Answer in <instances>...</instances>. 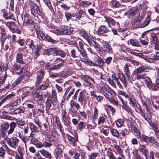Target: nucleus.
I'll return each mask as SVG.
<instances>
[{
    "mask_svg": "<svg viewBox=\"0 0 159 159\" xmlns=\"http://www.w3.org/2000/svg\"><path fill=\"white\" fill-rule=\"evenodd\" d=\"M29 125L31 132L35 133H38L39 132V128L34 123H29Z\"/></svg>",
    "mask_w": 159,
    "mask_h": 159,
    "instance_id": "nucleus-28",
    "label": "nucleus"
},
{
    "mask_svg": "<svg viewBox=\"0 0 159 159\" xmlns=\"http://www.w3.org/2000/svg\"><path fill=\"white\" fill-rule=\"evenodd\" d=\"M111 5L115 8H117L120 6V2L116 0H112L110 2Z\"/></svg>",
    "mask_w": 159,
    "mask_h": 159,
    "instance_id": "nucleus-37",
    "label": "nucleus"
},
{
    "mask_svg": "<svg viewBox=\"0 0 159 159\" xmlns=\"http://www.w3.org/2000/svg\"><path fill=\"white\" fill-rule=\"evenodd\" d=\"M25 44L26 45L29 46V48L31 49L33 51L35 48L33 40L30 39H29L26 40Z\"/></svg>",
    "mask_w": 159,
    "mask_h": 159,
    "instance_id": "nucleus-26",
    "label": "nucleus"
},
{
    "mask_svg": "<svg viewBox=\"0 0 159 159\" xmlns=\"http://www.w3.org/2000/svg\"><path fill=\"white\" fill-rule=\"evenodd\" d=\"M23 53L18 52L16 53V62L20 64H24L25 61L23 59Z\"/></svg>",
    "mask_w": 159,
    "mask_h": 159,
    "instance_id": "nucleus-12",
    "label": "nucleus"
},
{
    "mask_svg": "<svg viewBox=\"0 0 159 159\" xmlns=\"http://www.w3.org/2000/svg\"><path fill=\"white\" fill-rule=\"evenodd\" d=\"M130 43L132 45L138 47L140 44L138 41L136 39H131L130 40Z\"/></svg>",
    "mask_w": 159,
    "mask_h": 159,
    "instance_id": "nucleus-44",
    "label": "nucleus"
},
{
    "mask_svg": "<svg viewBox=\"0 0 159 159\" xmlns=\"http://www.w3.org/2000/svg\"><path fill=\"white\" fill-rule=\"evenodd\" d=\"M150 39L151 42L153 44H156L158 42V39L156 35L154 33H152L150 34Z\"/></svg>",
    "mask_w": 159,
    "mask_h": 159,
    "instance_id": "nucleus-19",
    "label": "nucleus"
},
{
    "mask_svg": "<svg viewBox=\"0 0 159 159\" xmlns=\"http://www.w3.org/2000/svg\"><path fill=\"white\" fill-rule=\"evenodd\" d=\"M113 147L115 150L117 152L119 155H121V154H123V150L118 145L116 144H114Z\"/></svg>",
    "mask_w": 159,
    "mask_h": 159,
    "instance_id": "nucleus-38",
    "label": "nucleus"
},
{
    "mask_svg": "<svg viewBox=\"0 0 159 159\" xmlns=\"http://www.w3.org/2000/svg\"><path fill=\"white\" fill-rule=\"evenodd\" d=\"M42 47L41 46H38L36 47L35 50L34 51V57L37 58L39 56L40 53L39 52L41 50Z\"/></svg>",
    "mask_w": 159,
    "mask_h": 159,
    "instance_id": "nucleus-35",
    "label": "nucleus"
},
{
    "mask_svg": "<svg viewBox=\"0 0 159 159\" xmlns=\"http://www.w3.org/2000/svg\"><path fill=\"white\" fill-rule=\"evenodd\" d=\"M49 86V84L48 83H44L41 84L40 87L41 90H43L46 89Z\"/></svg>",
    "mask_w": 159,
    "mask_h": 159,
    "instance_id": "nucleus-54",
    "label": "nucleus"
},
{
    "mask_svg": "<svg viewBox=\"0 0 159 159\" xmlns=\"http://www.w3.org/2000/svg\"><path fill=\"white\" fill-rule=\"evenodd\" d=\"M20 67L21 66L17 63H15L12 66V69L13 71H17L19 70Z\"/></svg>",
    "mask_w": 159,
    "mask_h": 159,
    "instance_id": "nucleus-52",
    "label": "nucleus"
},
{
    "mask_svg": "<svg viewBox=\"0 0 159 159\" xmlns=\"http://www.w3.org/2000/svg\"><path fill=\"white\" fill-rule=\"evenodd\" d=\"M139 138L142 141H144L145 143H148L149 142V137L144 135H142L139 136Z\"/></svg>",
    "mask_w": 159,
    "mask_h": 159,
    "instance_id": "nucleus-39",
    "label": "nucleus"
},
{
    "mask_svg": "<svg viewBox=\"0 0 159 159\" xmlns=\"http://www.w3.org/2000/svg\"><path fill=\"white\" fill-rule=\"evenodd\" d=\"M70 105L71 107H75L77 110H79L80 107V106L79 104L74 102L72 100L70 102Z\"/></svg>",
    "mask_w": 159,
    "mask_h": 159,
    "instance_id": "nucleus-41",
    "label": "nucleus"
},
{
    "mask_svg": "<svg viewBox=\"0 0 159 159\" xmlns=\"http://www.w3.org/2000/svg\"><path fill=\"white\" fill-rule=\"evenodd\" d=\"M57 103V102L51 99L50 96L48 97L45 102L46 111L48 112L50 109H53L54 106Z\"/></svg>",
    "mask_w": 159,
    "mask_h": 159,
    "instance_id": "nucleus-4",
    "label": "nucleus"
},
{
    "mask_svg": "<svg viewBox=\"0 0 159 159\" xmlns=\"http://www.w3.org/2000/svg\"><path fill=\"white\" fill-rule=\"evenodd\" d=\"M80 36L83 37L88 41V43H89V41H90L91 40L89 39L88 35L85 31H81L80 32Z\"/></svg>",
    "mask_w": 159,
    "mask_h": 159,
    "instance_id": "nucleus-40",
    "label": "nucleus"
},
{
    "mask_svg": "<svg viewBox=\"0 0 159 159\" xmlns=\"http://www.w3.org/2000/svg\"><path fill=\"white\" fill-rule=\"evenodd\" d=\"M109 31L108 28L104 25H101L99 27L98 33V35H103L104 34L107 33Z\"/></svg>",
    "mask_w": 159,
    "mask_h": 159,
    "instance_id": "nucleus-11",
    "label": "nucleus"
},
{
    "mask_svg": "<svg viewBox=\"0 0 159 159\" xmlns=\"http://www.w3.org/2000/svg\"><path fill=\"white\" fill-rule=\"evenodd\" d=\"M107 155L109 159H115L116 157L111 149L108 150Z\"/></svg>",
    "mask_w": 159,
    "mask_h": 159,
    "instance_id": "nucleus-42",
    "label": "nucleus"
},
{
    "mask_svg": "<svg viewBox=\"0 0 159 159\" xmlns=\"http://www.w3.org/2000/svg\"><path fill=\"white\" fill-rule=\"evenodd\" d=\"M78 51L80 52L79 55H80V54H81L82 57L85 59H87L88 58L87 54L85 49L80 50V49L78 48Z\"/></svg>",
    "mask_w": 159,
    "mask_h": 159,
    "instance_id": "nucleus-45",
    "label": "nucleus"
},
{
    "mask_svg": "<svg viewBox=\"0 0 159 159\" xmlns=\"http://www.w3.org/2000/svg\"><path fill=\"white\" fill-rule=\"evenodd\" d=\"M28 89H29V88L25 87L22 89V91L23 93L21 96V98L22 99H24L27 97L30 93V91Z\"/></svg>",
    "mask_w": 159,
    "mask_h": 159,
    "instance_id": "nucleus-30",
    "label": "nucleus"
},
{
    "mask_svg": "<svg viewBox=\"0 0 159 159\" xmlns=\"http://www.w3.org/2000/svg\"><path fill=\"white\" fill-rule=\"evenodd\" d=\"M16 126V122L12 121L9 124V128L8 130H7V134L8 135L13 133L15 128Z\"/></svg>",
    "mask_w": 159,
    "mask_h": 159,
    "instance_id": "nucleus-18",
    "label": "nucleus"
},
{
    "mask_svg": "<svg viewBox=\"0 0 159 159\" xmlns=\"http://www.w3.org/2000/svg\"><path fill=\"white\" fill-rule=\"evenodd\" d=\"M14 94L12 93L7 95L6 97L3 98L0 102V106L3 103L5 102L7 100H9L11 98H12L15 96Z\"/></svg>",
    "mask_w": 159,
    "mask_h": 159,
    "instance_id": "nucleus-32",
    "label": "nucleus"
},
{
    "mask_svg": "<svg viewBox=\"0 0 159 159\" xmlns=\"http://www.w3.org/2000/svg\"><path fill=\"white\" fill-rule=\"evenodd\" d=\"M1 34V37L0 38V43L2 46H3L4 43L7 39L8 36L5 33L4 31H2Z\"/></svg>",
    "mask_w": 159,
    "mask_h": 159,
    "instance_id": "nucleus-20",
    "label": "nucleus"
},
{
    "mask_svg": "<svg viewBox=\"0 0 159 159\" xmlns=\"http://www.w3.org/2000/svg\"><path fill=\"white\" fill-rule=\"evenodd\" d=\"M62 121L64 125L66 126H69L70 124V118L69 117H67L62 119Z\"/></svg>",
    "mask_w": 159,
    "mask_h": 159,
    "instance_id": "nucleus-43",
    "label": "nucleus"
},
{
    "mask_svg": "<svg viewBox=\"0 0 159 159\" xmlns=\"http://www.w3.org/2000/svg\"><path fill=\"white\" fill-rule=\"evenodd\" d=\"M25 111V109L24 107L21 106H20L19 107L16 108L14 110V114L17 115L23 113Z\"/></svg>",
    "mask_w": 159,
    "mask_h": 159,
    "instance_id": "nucleus-24",
    "label": "nucleus"
},
{
    "mask_svg": "<svg viewBox=\"0 0 159 159\" xmlns=\"http://www.w3.org/2000/svg\"><path fill=\"white\" fill-rule=\"evenodd\" d=\"M103 50L105 52L108 53H111L113 52L111 46L107 43H104Z\"/></svg>",
    "mask_w": 159,
    "mask_h": 159,
    "instance_id": "nucleus-15",
    "label": "nucleus"
},
{
    "mask_svg": "<svg viewBox=\"0 0 159 159\" xmlns=\"http://www.w3.org/2000/svg\"><path fill=\"white\" fill-rule=\"evenodd\" d=\"M84 123L83 121H80L77 126V129L80 131L82 130L84 126Z\"/></svg>",
    "mask_w": 159,
    "mask_h": 159,
    "instance_id": "nucleus-51",
    "label": "nucleus"
},
{
    "mask_svg": "<svg viewBox=\"0 0 159 159\" xmlns=\"http://www.w3.org/2000/svg\"><path fill=\"white\" fill-rule=\"evenodd\" d=\"M84 13V11L82 10H80L76 14V18L80 20L81 17L82 15Z\"/></svg>",
    "mask_w": 159,
    "mask_h": 159,
    "instance_id": "nucleus-59",
    "label": "nucleus"
},
{
    "mask_svg": "<svg viewBox=\"0 0 159 159\" xmlns=\"http://www.w3.org/2000/svg\"><path fill=\"white\" fill-rule=\"evenodd\" d=\"M81 155L80 153L76 152H74V155L73 157L74 159H80L81 158Z\"/></svg>",
    "mask_w": 159,
    "mask_h": 159,
    "instance_id": "nucleus-64",
    "label": "nucleus"
},
{
    "mask_svg": "<svg viewBox=\"0 0 159 159\" xmlns=\"http://www.w3.org/2000/svg\"><path fill=\"white\" fill-rule=\"evenodd\" d=\"M129 103L131 104L133 107H135L137 102L134 98L133 97H129Z\"/></svg>",
    "mask_w": 159,
    "mask_h": 159,
    "instance_id": "nucleus-49",
    "label": "nucleus"
},
{
    "mask_svg": "<svg viewBox=\"0 0 159 159\" xmlns=\"http://www.w3.org/2000/svg\"><path fill=\"white\" fill-rule=\"evenodd\" d=\"M104 22L107 23H110L111 24L114 25H116V23L117 25H119L118 22H116L112 18L107 16L104 17Z\"/></svg>",
    "mask_w": 159,
    "mask_h": 159,
    "instance_id": "nucleus-16",
    "label": "nucleus"
},
{
    "mask_svg": "<svg viewBox=\"0 0 159 159\" xmlns=\"http://www.w3.org/2000/svg\"><path fill=\"white\" fill-rule=\"evenodd\" d=\"M89 43L91 46L93 47L98 51H102L103 50V48L101 47L95 40H91L89 41Z\"/></svg>",
    "mask_w": 159,
    "mask_h": 159,
    "instance_id": "nucleus-10",
    "label": "nucleus"
},
{
    "mask_svg": "<svg viewBox=\"0 0 159 159\" xmlns=\"http://www.w3.org/2000/svg\"><path fill=\"white\" fill-rule=\"evenodd\" d=\"M22 79L23 78L22 77H19L13 83V86H15L19 84Z\"/></svg>",
    "mask_w": 159,
    "mask_h": 159,
    "instance_id": "nucleus-58",
    "label": "nucleus"
},
{
    "mask_svg": "<svg viewBox=\"0 0 159 159\" xmlns=\"http://www.w3.org/2000/svg\"><path fill=\"white\" fill-rule=\"evenodd\" d=\"M7 74L6 72H5V74L4 75H0V84L2 85L5 82L7 77Z\"/></svg>",
    "mask_w": 159,
    "mask_h": 159,
    "instance_id": "nucleus-36",
    "label": "nucleus"
},
{
    "mask_svg": "<svg viewBox=\"0 0 159 159\" xmlns=\"http://www.w3.org/2000/svg\"><path fill=\"white\" fill-rule=\"evenodd\" d=\"M124 70L125 74L126 75L127 79L129 80L130 79V72L129 68V66L127 64H126L124 66Z\"/></svg>",
    "mask_w": 159,
    "mask_h": 159,
    "instance_id": "nucleus-22",
    "label": "nucleus"
},
{
    "mask_svg": "<svg viewBox=\"0 0 159 159\" xmlns=\"http://www.w3.org/2000/svg\"><path fill=\"white\" fill-rule=\"evenodd\" d=\"M98 57V59L97 60V61L98 64L99 66H102L104 64V61L103 60L102 58H99Z\"/></svg>",
    "mask_w": 159,
    "mask_h": 159,
    "instance_id": "nucleus-61",
    "label": "nucleus"
},
{
    "mask_svg": "<svg viewBox=\"0 0 159 159\" xmlns=\"http://www.w3.org/2000/svg\"><path fill=\"white\" fill-rule=\"evenodd\" d=\"M45 4L51 10L52 9L50 0H43Z\"/></svg>",
    "mask_w": 159,
    "mask_h": 159,
    "instance_id": "nucleus-60",
    "label": "nucleus"
},
{
    "mask_svg": "<svg viewBox=\"0 0 159 159\" xmlns=\"http://www.w3.org/2000/svg\"><path fill=\"white\" fill-rule=\"evenodd\" d=\"M149 58L154 60H158L159 59V52H157L155 54H152L149 56Z\"/></svg>",
    "mask_w": 159,
    "mask_h": 159,
    "instance_id": "nucleus-33",
    "label": "nucleus"
},
{
    "mask_svg": "<svg viewBox=\"0 0 159 159\" xmlns=\"http://www.w3.org/2000/svg\"><path fill=\"white\" fill-rule=\"evenodd\" d=\"M111 132L114 136L117 138L119 137V133L118 131L114 129H112L111 130Z\"/></svg>",
    "mask_w": 159,
    "mask_h": 159,
    "instance_id": "nucleus-47",
    "label": "nucleus"
},
{
    "mask_svg": "<svg viewBox=\"0 0 159 159\" xmlns=\"http://www.w3.org/2000/svg\"><path fill=\"white\" fill-rule=\"evenodd\" d=\"M68 139L69 140L70 143L73 146H74L75 144V143L78 140L77 136L75 137H74L68 135Z\"/></svg>",
    "mask_w": 159,
    "mask_h": 159,
    "instance_id": "nucleus-29",
    "label": "nucleus"
},
{
    "mask_svg": "<svg viewBox=\"0 0 159 159\" xmlns=\"http://www.w3.org/2000/svg\"><path fill=\"white\" fill-rule=\"evenodd\" d=\"M106 118L105 116H100L98 119V125H100L101 124H103L105 122Z\"/></svg>",
    "mask_w": 159,
    "mask_h": 159,
    "instance_id": "nucleus-50",
    "label": "nucleus"
},
{
    "mask_svg": "<svg viewBox=\"0 0 159 159\" xmlns=\"http://www.w3.org/2000/svg\"><path fill=\"white\" fill-rule=\"evenodd\" d=\"M114 79L116 81L117 83V85L119 86V88L121 89H123L124 86L122 85V84H121V82H120L118 78L117 77H115Z\"/></svg>",
    "mask_w": 159,
    "mask_h": 159,
    "instance_id": "nucleus-53",
    "label": "nucleus"
},
{
    "mask_svg": "<svg viewBox=\"0 0 159 159\" xmlns=\"http://www.w3.org/2000/svg\"><path fill=\"white\" fill-rule=\"evenodd\" d=\"M107 99L111 103H112L114 105L117 106L118 105V102L115 100L112 97L110 98H107Z\"/></svg>",
    "mask_w": 159,
    "mask_h": 159,
    "instance_id": "nucleus-56",
    "label": "nucleus"
},
{
    "mask_svg": "<svg viewBox=\"0 0 159 159\" xmlns=\"http://www.w3.org/2000/svg\"><path fill=\"white\" fill-rule=\"evenodd\" d=\"M39 152L45 157L49 159H50L52 158L51 154L48 151H46L43 149H42L39 151Z\"/></svg>",
    "mask_w": 159,
    "mask_h": 159,
    "instance_id": "nucleus-21",
    "label": "nucleus"
},
{
    "mask_svg": "<svg viewBox=\"0 0 159 159\" xmlns=\"http://www.w3.org/2000/svg\"><path fill=\"white\" fill-rule=\"evenodd\" d=\"M4 18L7 20L9 19H12L16 21L15 19H14V16L13 15H9L7 12H4L3 14Z\"/></svg>",
    "mask_w": 159,
    "mask_h": 159,
    "instance_id": "nucleus-46",
    "label": "nucleus"
},
{
    "mask_svg": "<svg viewBox=\"0 0 159 159\" xmlns=\"http://www.w3.org/2000/svg\"><path fill=\"white\" fill-rule=\"evenodd\" d=\"M31 14L34 16L36 14H39L40 13V11L37 6L35 4L31 5Z\"/></svg>",
    "mask_w": 159,
    "mask_h": 159,
    "instance_id": "nucleus-14",
    "label": "nucleus"
},
{
    "mask_svg": "<svg viewBox=\"0 0 159 159\" xmlns=\"http://www.w3.org/2000/svg\"><path fill=\"white\" fill-rule=\"evenodd\" d=\"M6 152L5 150L2 147H0V156L2 158H5L4 155L5 154Z\"/></svg>",
    "mask_w": 159,
    "mask_h": 159,
    "instance_id": "nucleus-57",
    "label": "nucleus"
},
{
    "mask_svg": "<svg viewBox=\"0 0 159 159\" xmlns=\"http://www.w3.org/2000/svg\"><path fill=\"white\" fill-rule=\"evenodd\" d=\"M62 150L60 148H57L55 150L54 152V155L57 159H58V157H60V156L62 154Z\"/></svg>",
    "mask_w": 159,
    "mask_h": 159,
    "instance_id": "nucleus-25",
    "label": "nucleus"
},
{
    "mask_svg": "<svg viewBox=\"0 0 159 159\" xmlns=\"http://www.w3.org/2000/svg\"><path fill=\"white\" fill-rule=\"evenodd\" d=\"M62 74L61 73H56L51 74L50 77L52 78H54L59 77L61 76Z\"/></svg>",
    "mask_w": 159,
    "mask_h": 159,
    "instance_id": "nucleus-62",
    "label": "nucleus"
},
{
    "mask_svg": "<svg viewBox=\"0 0 159 159\" xmlns=\"http://www.w3.org/2000/svg\"><path fill=\"white\" fill-rule=\"evenodd\" d=\"M63 63L61 62L59 64L53 65L50 68L49 70L51 71L57 70L62 67L63 66Z\"/></svg>",
    "mask_w": 159,
    "mask_h": 159,
    "instance_id": "nucleus-31",
    "label": "nucleus"
},
{
    "mask_svg": "<svg viewBox=\"0 0 159 159\" xmlns=\"http://www.w3.org/2000/svg\"><path fill=\"white\" fill-rule=\"evenodd\" d=\"M9 30L13 33H16L19 34L21 33V31L16 28L10 27Z\"/></svg>",
    "mask_w": 159,
    "mask_h": 159,
    "instance_id": "nucleus-55",
    "label": "nucleus"
},
{
    "mask_svg": "<svg viewBox=\"0 0 159 159\" xmlns=\"http://www.w3.org/2000/svg\"><path fill=\"white\" fill-rule=\"evenodd\" d=\"M139 152L144 156L147 159V155L148 153V151L147 150V147L144 145L139 144Z\"/></svg>",
    "mask_w": 159,
    "mask_h": 159,
    "instance_id": "nucleus-13",
    "label": "nucleus"
},
{
    "mask_svg": "<svg viewBox=\"0 0 159 159\" xmlns=\"http://www.w3.org/2000/svg\"><path fill=\"white\" fill-rule=\"evenodd\" d=\"M50 52L53 56H59L62 57H64L66 55L63 51L58 50L56 48H51Z\"/></svg>",
    "mask_w": 159,
    "mask_h": 159,
    "instance_id": "nucleus-8",
    "label": "nucleus"
},
{
    "mask_svg": "<svg viewBox=\"0 0 159 159\" xmlns=\"http://www.w3.org/2000/svg\"><path fill=\"white\" fill-rule=\"evenodd\" d=\"M80 90V89H79L76 91L74 96L73 97V99L74 100H76L78 97V100L79 102L82 103L85 99V91L83 90L79 92Z\"/></svg>",
    "mask_w": 159,
    "mask_h": 159,
    "instance_id": "nucleus-3",
    "label": "nucleus"
},
{
    "mask_svg": "<svg viewBox=\"0 0 159 159\" xmlns=\"http://www.w3.org/2000/svg\"><path fill=\"white\" fill-rule=\"evenodd\" d=\"M42 93L39 90H37L33 93V96L34 98H39V100H42L43 96Z\"/></svg>",
    "mask_w": 159,
    "mask_h": 159,
    "instance_id": "nucleus-23",
    "label": "nucleus"
},
{
    "mask_svg": "<svg viewBox=\"0 0 159 159\" xmlns=\"http://www.w3.org/2000/svg\"><path fill=\"white\" fill-rule=\"evenodd\" d=\"M149 69L148 67L142 65L135 69L134 73L136 76V78L137 80L144 79L146 85L148 88L151 89L152 88L153 83L151 79L148 77L146 76V74L144 73L148 71Z\"/></svg>",
    "mask_w": 159,
    "mask_h": 159,
    "instance_id": "nucleus-1",
    "label": "nucleus"
},
{
    "mask_svg": "<svg viewBox=\"0 0 159 159\" xmlns=\"http://www.w3.org/2000/svg\"><path fill=\"white\" fill-rule=\"evenodd\" d=\"M34 21L30 16L28 14H25L24 16V24L30 25L33 24Z\"/></svg>",
    "mask_w": 159,
    "mask_h": 159,
    "instance_id": "nucleus-9",
    "label": "nucleus"
},
{
    "mask_svg": "<svg viewBox=\"0 0 159 159\" xmlns=\"http://www.w3.org/2000/svg\"><path fill=\"white\" fill-rule=\"evenodd\" d=\"M45 74V72L42 69H41L37 71L35 79V84L36 85H39L41 83Z\"/></svg>",
    "mask_w": 159,
    "mask_h": 159,
    "instance_id": "nucleus-6",
    "label": "nucleus"
},
{
    "mask_svg": "<svg viewBox=\"0 0 159 159\" xmlns=\"http://www.w3.org/2000/svg\"><path fill=\"white\" fill-rule=\"evenodd\" d=\"M118 77L123 86L125 87H126L127 80L125 78V75L123 73H120L118 74Z\"/></svg>",
    "mask_w": 159,
    "mask_h": 159,
    "instance_id": "nucleus-17",
    "label": "nucleus"
},
{
    "mask_svg": "<svg viewBox=\"0 0 159 159\" xmlns=\"http://www.w3.org/2000/svg\"><path fill=\"white\" fill-rule=\"evenodd\" d=\"M57 93L55 89H52V96H51V98L52 99H53L57 102Z\"/></svg>",
    "mask_w": 159,
    "mask_h": 159,
    "instance_id": "nucleus-48",
    "label": "nucleus"
},
{
    "mask_svg": "<svg viewBox=\"0 0 159 159\" xmlns=\"http://www.w3.org/2000/svg\"><path fill=\"white\" fill-rule=\"evenodd\" d=\"M116 124L117 127H120L123 124V121L121 119H118L116 121Z\"/></svg>",
    "mask_w": 159,
    "mask_h": 159,
    "instance_id": "nucleus-63",
    "label": "nucleus"
},
{
    "mask_svg": "<svg viewBox=\"0 0 159 159\" xmlns=\"http://www.w3.org/2000/svg\"><path fill=\"white\" fill-rule=\"evenodd\" d=\"M37 35L39 39H42L45 40H47L52 43H57L58 41L54 40L48 34L43 32L41 30L38 29L36 30Z\"/></svg>",
    "mask_w": 159,
    "mask_h": 159,
    "instance_id": "nucleus-2",
    "label": "nucleus"
},
{
    "mask_svg": "<svg viewBox=\"0 0 159 159\" xmlns=\"http://www.w3.org/2000/svg\"><path fill=\"white\" fill-rule=\"evenodd\" d=\"M54 33L58 35H70L72 33V31L69 28L65 27L62 29L54 30Z\"/></svg>",
    "mask_w": 159,
    "mask_h": 159,
    "instance_id": "nucleus-7",
    "label": "nucleus"
},
{
    "mask_svg": "<svg viewBox=\"0 0 159 159\" xmlns=\"http://www.w3.org/2000/svg\"><path fill=\"white\" fill-rule=\"evenodd\" d=\"M48 141H49L52 145H53L57 142V137L53 134L51 135L50 136H48Z\"/></svg>",
    "mask_w": 159,
    "mask_h": 159,
    "instance_id": "nucleus-27",
    "label": "nucleus"
},
{
    "mask_svg": "<svg viewBox=\"0 0 159 159\" xmlns=\"http://www.w3.org/2000/svg\"><path fill=\"white\" fill-rule=\"evenodd\" d=\"M146 111L147 112L145 113V115L143 112L141 114V116L146 120L148 121V120H150V114L148 109V111Z\"/></svg>",
    "mask_w": 159,
    "mask_h": 159,
    "instance_id": "nucleus-34",
    "label": "nucleus"
},
{
    "mask_svg": "<svg viewBox=\"0 0 159 159\" xmlns=\"http://www.w3.org/2000/svg\"><path fill=\"white\" fill-rule=\"evenodd\" d=\"M7 143L11 147L15 148L18 147L19 140L16 137H13L11 139L7 138Z\"/></svg>",
    "mask_w": 159,
    "mask_h": 159,
    "instance_id": "nucleus-5",
    "label": "nucleus"
}]
</instances>
